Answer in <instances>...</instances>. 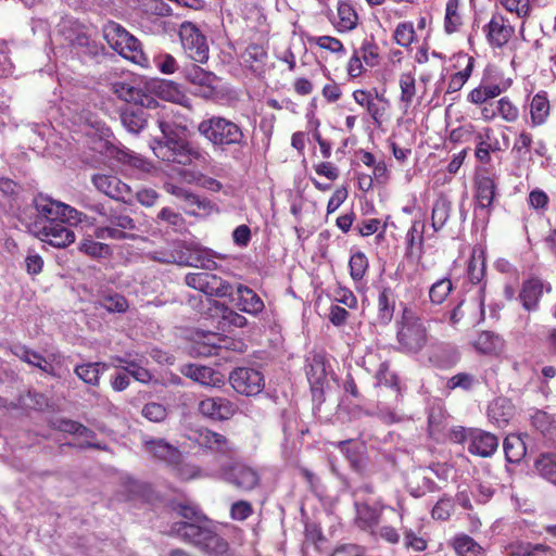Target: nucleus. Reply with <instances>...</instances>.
<instances>
[{"label": "nucleus", "instance_id": "nucleus-35", "mask_svg": "<svg viewBox=\"0 0 556 556\" xmlns=\"http://www.w3.org/2000/svg\"><path fill=\"white\" fill-rule=\"evenodd\" d=\"M534 468L541 478L556 485V454H541L534 462Z\"/></svg>", "mask_w": 556, "mask_h": 556}, {"label": "nucleus", "instance_id": "nucleus-42", "mask_svg": "<svg viewBox=\"0 0 556 556\" xmlns=\"http://www.w3.org/2000/svg\"><path fill=\"white\" fill-rule=\"evenodd\" d=\"M415 76L412 73H403L400 77V100L404 103L405 111L410 106L416 94Z\"/></svg>", "mask_w": 556, "mask_h": 556}, {"label": "nucleus", "instance_id": "nucleus-5", "mask_svg": "<svg viewBox=\"0 0 556 556\" xmlns=\"http://www.w3.org/2000/svg\"><path fill=\"white\" fill-rule=\"evenodd\" d=\"M400 324L396 338L401 350L408 353L419 352L427 341L426 328L420 319L405 306Z\"/></svg>", "mask_w": 556, "mask_h": 556}, {"label": "nucleus", "instance_id": "nucleus-55", "mask_svg": "<svg viewBox=\"0 0 556 556\" xmlns=\"http://www.w3.org/2000/svg\"><path fill=\"white\" fill-rule=\"evenodd\" d=\"M393 37L397 45L405 48L408 47L415 37L413 24L409 22L400 23L395 28Z\"/></svg>", "mask_w": 556, "mask_h": 556}, {"label": "nucleus", "instance_id": "nucleus-29", "mask_svg": "<svg viewBox=\"0 0 556 556\" xmlns=\"http://www.w3.org/2000/svg\"><path fill=\"white\" fill-rule=\"evenodd\" d=\"M476 156L481 162L489 163L491 160L490 152L501 150L498 140H493V130L490 127L479 130L476 135Z\"/></svg>", "mask_w": 556, "mask_h": 556}, {"label": "nucleus", "instance_id": "nucleus-53", "mask_svg": "<svg viewBox=\"0 0 556 556\" xmlns=\"http://www.w3.org/2000/svg\"><path fill=\"white\" fill-rule=\"evenodd\" d=\"M242 58L245 63L250 64V66H253L254 64H264L267 59V51L262 45L251 43L244 50Z\"/></svg>", "mask_w": 556, "mask_h": 556}, {"label": "nucleus", "instance_id": "nucleus-39", "mask_svg": "<svg viewBox=\"0 0 556 556\" xmlns=\"http://www.w3.org/2000/svg\"><path fill=\"white\" fill-rule=\"evenodd\" d=\"M96 304L109 313H125L129 307L127 299L117 292L101 294Z\"/></svg>", "mask_w": 556, "mask_h": 556}, {"label": "nucleus", "instance_id": "nucleus-34", "mask_svg": "<svg viewBox=\"0 0 556 556\" xmlns=\"http://www.w3.org/2000/svg\"><path fill=\"white\" fill-rule=\"evenodd\" d=\"M488 417L498 428H504L511 417V406L506 399H497L490 406Z\"/></svg>", "mask_w": 556, "mask_h": 556}, {"label": "nucleus", "instance_id": "nucleus-14", "mask_svg": "<svg viewBox=\"0 0 556 556\" xmlns=\"http://www.w3.org/2000/svg\"><path fill=\"white\" fill-rule=\"evenodd\" d=\"M544 291L549 293L552 285L538 277H532L522 282L518 299L526 311L535 312L539 309V303Z\"/></svg>", "mask_w": 556, "mask_h": 556}, {"label": "nucleus", "instance_id": "nucleus-48", "mask_svg": "<svg viewBox=\"0 0 556 556\" xmlns=\"http://www.w3.org/2000/svg\"><path fill=\"white\" fill-rule=\"evenodd\" d=\"M349 266L351 277L356 281L362 280L368 268V260L363 252L358 251L351 255Z\"/></svg>", "mask_w": 556, "mask_h": 556}, {"label": "nucleus", "instance_id": "nucleus-15", "mask_svg": "<svg viewBox=\"0 0 556 556\" xmlns=\"http://www.w3.org/2000/svg\"><path fill=\"white\" fill-rule=\"evenodd\" d=\"M486 40L492 48H503L514 36L515 28L507 18L500 13L492 15L490 22L483 27Z\"/></svg>", "mask_w": 556, "mask_h": 556}, {"label": "nucleus", "instance_id": "nucleus-58", "mask_svg": "<svg viewBox=\"0 0 556 556\" xmlns=\"http://www.w3.org/2000/svg\"><path fill=\"white\" fill-rule=\"evenodd\" d=\"M141 413L144 418L153 422H161L167 417L166 407L156 402L147 403Z\"/></svg>", "mask_w": 556, "mask_h": 556}, {"label": "nucleus", "instance_id": "nucleus-64", "mask_svg": "<svg viewBox=\"0 0 556 556\" xmlns=\"http://www.w3.org/2000/svg\"><path fill=\"white\" fill-rule=\"evenodd\" d=\"M156 67L163 74H173L177 71L178 64L176 59L168 53H161L154 59Z\"/></svg>", "mask_w": 556, "mask_h": 556}, {"label": "nucleus", "instance_id": "nucleus-19", "mask_svg": "<svg viewBox=\"0 0 556 556\" xmlns=\"http://www.w3.org/2000/svg\"><path fill=\"white\" fill-rule=\"evenodd\" d=\"M306 376L314 396L321 395L325 386L328 384V371L325 356L313 354L306 359Z\"/></svg>", "mask_w": 556, "mask_h": 556}, {"label": "nucleus", "instance_id": "nucleus-38", "mask_svg": "<svg viewBox=\"0 0 556 556\" xmlns=\"http://www.w3.org/2000/svg\"><path fill=\"white\" fill-rule=\"evenodd\" d=\"M485 274L484 252L481 249H473L467 266V276L472 285L482 281Z\"/></svg>", "mask_w": 556, "mask_h": 556}, {"label": "nucleus", "instance_id": "nucleus-51", "mask_svg": "<svg viewBox=\"0 0 556 556\" xmlns=\"http://www.w3.org/2000/svg\"><path fill=\"white\" fill-rule=\"evenodd\" d=\"M79 250L92 257H105L110 254L111 249L108 244L94 241L92 239H84L80 242Z\"/></svg>", "mask_w": 556, "mask_h": 556}, {"label": "nucleus", "instance_id": "nucleus-7", "mask_svg": "<svg viewBox=\"0 0 556 556\" xmlns=\"http://www.w3.org/2000/svg\"><path fill=\"white\" fill-rule=\"evenodd\" d=\"M179 37L188 58L201 64L208 60V45L206 38L193 23H181Z\"/></svg>", "mask_w": 556, "mask_h": 556}, {"label": "nucleus", "instance_id": "nucleus-52", "mask_svg": "<svg viewBox=\"0 0 556 556\" xmlns=\"http://www.w3.org/2000/svg\"><path fill=\"white\" fill-rule=\"evenodd\" d=\"M479 383L478 379L468 372H459L453 377H451L447 381L448 389H463L465 391L472 390Z\"/></svg>", "mask_w": 556, "mask_h": 556}, {"label": "nucleus", "instance_id": "nucleus-11", "mask_svg": "<svg viewBox=\"0 0 556 556\" xmlns=\"http://www.w3.org/2000/svg\"><path fill=\"white\" fill-rule=\"evenodd\" d=\"M141 442L143 451L149 456L167 467L176 466L181 458V452L178 447L170 444L163 438H154L143 434L141 437Z\"/></svg>", "mask_w": 556, "mask_h": 556}, {"label": "nucleus", "instance_id": "nucleus-4", "mask_svg": "<svg viewBox=\"0 0 556 556\" xmlns=\"http://www.w3.org/2000/svg\"><path fill=\"white\" fill-rule=\"evenodd\" d=\"M108 45L122 56L139 63L143 58L140 41L128 33L122 25L109 21L102 28Z\"/></svg>", "mask_w": 556, "mask_h": 556}, {"label": "nucleus", "instance_id": "nucleus-59", "mask_svg": "<svg viewBox=\"0 0 556 556\" xmlns=\"http://www.w3.org/2000/svg\"><path fill=\"white\" fill-rule=\"evenodd\" d=\"M454 548L460 556H476L480 546L468 535H462L455 539Z\"/></svg>", "mask_w": 556, "mask_h": 556}, {"label": "nucleus", "instance_id": "nucleus-32", "mask_svg": "<svg viewBox=\"0 0 556 556\" xmlns=\"http://www.w3.org/2000/svg\"><path fill=\"white\" fill-rule=\"evenodd\" d=\"M62 202L55 201L47 195L38 194L33 199V205L40 216V218H45L48 223L50 220H58L60 208Z\"/></svg>", "mask_w": 556, "mask_h": 556}, {"label": "nucleus", "instance_id": "nucleus-30", "mask_svg": "<svg viewBox=\"0 0 556 556\" xmlns=\"http://www.w3.org/2000/svg\"><path fill=\"white\" fill-rule=\"evenodd\" d=\"M108 365L104 363H87L77 365L74 369L75 375L86 384L98 387L100 377L106 370Z\"/></svg>", "mask_w": 556, "mask_h": 556}, {"label": "nucleus", "instance_id": "nucleus-9", "mask_svg": "<svg viewBox=\"0 0 556 556\" xmlns=\"http://www.w3.org/2000/svg\"><path fill=\"white\" fill-rule=\"evenodd\" d=\"M33 231L42 242L59 249L65 248L75 241L74 231L58 220H50L41 226L39 222H36Z\"/></svg>", "mask_w": 556, "mask_h": 556}, {"label": "nucleus", "instance_id": "nucleus-45", "mask_svg": "<svg viewBox=\"0 0 556 556\" xmlns=\"http://www.w3.org/2000/svg\"><path fill=\"white\" fill-rule=\"evenodd\" d=\"M453 290V283L448 278H442L435 281L430 290L429 298L433 304H441Z\"/></svg>", "mask_w": 556, "mask_h": 556}, {"label": "nucleus", "instance_id": "nucleus-12", "mask_svg": "<svg viewBox=\"0 0 556 556\" xmlns=\"http://www.w3.org/2000/svg\"><path fill=\"white\" fill-rule=\"evenodd\" d=\"M496 182L490 175H479L476 181L475 218L486 224L489 222L491 206L494 200Z\"/></svg>", "mask_w": 556, "mask_h": 556}, {"label": "nucleus", "instance_id": "nucleus-10", "mask_svg": "<svg viewBox=\"0 0 556 556\" xmlns=\"http://www.w3.org/2000/svg\"><path fill=\"white\" fill-rule=\"evenodd\" d=\"M229 382L236 392L253 396L264 389V376L261 371L250 367H238L229 375Z\"/></svg>", "mask_w": 556, "mask_h": 556}, {"label": "nucleus", "instance_id": "nucleus-37", "mask_svg": "<svg viewBox=\"0 0 556 556\" xmlns=\"http://www.w3.org/2000/svg\"><path fill=\"white\" fill-rule=\"evenodd\" d=\"M505 458L508 463H519L526 455L527 447L519 435H507L503 442Z\"/></svg>", "mask_w": 556, "mask_h": 556}, {"label": "nucleus", "instance_id": "nucleus-40", "mask_svg": "<svg viewBox=\"0 0 556 556\" xmlns=\"http://www.w3.org/2000/svg\"><path fill=\"white\" fill-rule=\"evenodd\" d=\"M531 119L533 125H542L549 113V103L545 94L536 93L530 105Z\"/></svg>", "mask_w": 556, "mask_h": 556}, {"label": "nucleus", "instance_id": "nucleus-24", "mask_svg": "<svg viewBox=\"0 0 556 556\" xmlns=\"http://www.w3.org/2000/svg\"><path fill=\"white\" fill-rule=\"evenodd\" d=\"M197 442L201 446L226 456H233L237 452L236 446L229 442L225 435L208 429H202L198 432Z\"/></svg>", "mask_w": 556, "mask_h": 556}, {"label": "nucleus", "instance_id": "nucleus-27", "mask_svg": "<svg viewBox=\"0 0 556 556\" xmlns=\"http://www.w3.org/2000/svg\"><path fill=\"white\" fill-rule=\"evenodd\" d=\"M395 309V294L390 287H383L378 295L376 323L387 326L391 323Z\"/></svg>", "mask_w": 556, "mask_h": 556}, {"label": "nucleus", "instance_id": "nucleus-1", "mask_svg": "<svg viewBox=\"0 0 556 556\" xmlns=\"http://www.w3.org/2000/svg\"><path fill=\"white\" fill-rule=\"evenodd\" d=\"M157 126L162 137L154 138L150 143L157 159L182 166L206 163L207 153L198 143L184 137L187 126L164 118L157 119Z\"/></svg>", "mask_w": 556, "mask_h": 556}, {"label": "nucleus", "instance_id": "nucleus-8", "mask_svg": "<svg viewBox=\"0 0 556 556\" xmlns=\"http://www.w3.org/2000/svg\"><path fill=\"white\" fill-rule=\"evenodd\" d=\"M223 478L226 482L243 492L254 490L261 481V477L255 468L240 462H235L224 467Z\"/></svg>", "mask_w": 556, "mask_h": 556}, {"label": "nucleus", "instance_id": "nucleus-56", "mask_svg": "<svg viewBox=\"0 0 556 556\" xmlns=\"http://www.w3.org/2000/svg\"><path fill=\"white\" fill-rule=\"evenodd\" d=\"M151 89L162 99L173 101L178 96L176 85L169 80H159L151 84Z\"/></svg>", "mask_w": 556, "mask_h": 556}, {"label": "nucleus", "instance_id": "nucleus-31", "mask_svg": "<svg viewBox=\"0 0 556 556\" xmlns=\"http://www.w3.org/2000/svg\"><path fill=\"white\" fill-rule=\"evenodd\" d=\"M452 201L444 194H440L433 203L431 224L434 231L441 230L450 218Z\"/></svg>", "mask_w": 556, "mask_h": 556}, {"label": "nucleus", "instance_id": "nucleus-36", "mask_svg": "<svg viewBox=\"0 0 556 556\" xmlns=\"http://www.w3.org/2000/svg\"><path fill=\"white\" fill-rule=\"evenodd\" d=\"M184 210L188 215H210L213 211H217L215 204L206 199L202 198L193 192L190 193L187 201L184 204Z\"/></svg>", "mask_w": 556, "mask_h": 556}, {"label": "nucleus", "instance_id": "nucleus-16", "mask_svg": "<svg viewBox=\"0 0 556 556\" xmlns=\"http://www.w3.org/2000/svg\"><path fill=\"white\" fill-rule=\"evenodd\" d=\"M498 447V438L481 429L468 430V452L480 457H491Z\"/></svg>", "mask_w": 556, "mask_h": 556}, {"label": "nucleus", "instance_id": "nucleus-44", "mask_svg": "<svg viewBox=\"0 0 556 556\" xmlns=\"http://www.w3.org/2000/svg\"><path fill=\"white\" fill-rule=\"evenodd\" d=\"M175 510L185 519L182 522L205 523L207 521L197 505L180 503Z\"/></svg>", "mask_w": 556, "mask_h": 556}, {"label": "nucleus", "instance_id": "nucleus-25", "mask_svg": "<svg viewBox=\"0 0 556 556\" xmlns=\"http://www.w3.org/2000/svg\"><path fill=\"white\" fill-rule=\"evenodd\" d=\"M182 73L189 83L204 89V96H210L215 91L217 76L214 73L195 64L185 66Z\"/></svg>", "mask_w": 556, "mask_h": 556}, {"label": "nucleus", "instance_id": "nucleus-43", "mask_svg": "<svg viewBox=\"0 0 556 556\" xmlns=\"http://www.w3.org/2000/svg\"><path fill=\"white\" fill-rule=\"evenodd\" d=\"M501 346L500 337L492 331H482L475 341V348L484 354L494 353Z\"/></svg>", "mask_w": 556, "mask_h": 556}, {"label": "nucleus", "instance_id": "nucleus-2", "mask_svg": "<svg viewBox=\"0 0 556 556\" xmlns=\"http://www.w3.org/2000/svg\"><path fill=\"white\" fill-rule=\"evenodd\" d=\"M198 132L222 151L233 148L232 160L241 162L244 159L243 150L248 147V139L239 124L224 116L213 115L199 123Z\"/></svg>", "mask_w": 556, "mask_h": 556}, {"label": "nucleus", "instance_id": "nucleus-22", "mask_svg": "<svg viewBox=\"0 0 556 556\" xmlns=\"http://www.w3.org/2000/svg\"><path fill=\"white\" fill-rule=\"evenodd\" d=\"M355 508V525L364 530L374 532V529L379 525L381 513L384 508L383 505L377 503L369 505L367 503H354Z\"/></svg>", "mask_w": 556, "mask_h": 556}, {"label": "nucleus", "instance_id": "nucleus-26", "mask_svg": "<svg viewBox=\"0 0 556 556\" xmlns=\"http://www.w3.org/2000/svg\"><path fill=\"white\" fill-rule=\"evenodd\" d=\"M236 305L244 313L257 315L264 309L262 299L249 287L238 285Z\"/></svg>", "mask_w": 556, "mask_h": 556}, {"label": "nucleus", "instance_id": "nucleus-47", "mask_svg": "<svg viewBox=\"0 0 556 556\" xmlns=\"http://www.w3.org/2000/svg\"><path fill=\"white\" fill-rule=\"evenodd\" d=\"M59 207L61 208L59 212L58 222L62 223L63 225L64 223L70 225H78L84 222L89 223L88 217L84 213L77 211L75 207H72L63 202L61 205H59Z\"/></svg>", "mask_w": 556, "mask_h": 556}, {"label": "nucleus", "instance_id": "nucleus-20", "mask_svg": "<svg viewBox=\"0 0 556 556\" xmlns=\"http://www.w3.org/2000/svg\"><path fill=\"white\" fill-rule=\"evenodd\" d=\"M113 93L125 102H134L142 108H156L159 102L153 97L143 92L142 89L136 88L125 81H115L112 84Z\"/></svg>", "mask_w": 556, "mask_h": 556}, {"label": "nucleus", "instance_id": "nucleus-49", "mask_svg": "<svg viewBox=\"0 0 556 556\" xmlns=\"http://www.w3.org/2000/svg\"><path fill=\"white\" fill-rule=\"evenodd\" d=\"M533 143L532 136L529 132L522 131L520 135L516 138L511 152L516 153L518 159L521 161H530L531 156V144Z\"/></svg>", "mask_w": 556, "mask_h": 556}, {"label": "nucleus", "instance_id": "nucleus-54", "mask_svg": "<svg viewBox=\"0 0 556 556\" xmlns=\"http://www.w3.org/2000/svg\"><path fill=\"white\" fill-rule=\"evenodd\" d=\"M377 417L384 424H395L404 419V414L396 409V407H390L383 402H380L377 406Z\"/></svg>", "mask_w": 556, "mask_h": 556}, {"label": "nucleus", "instance_id": "nucleus-23", "mask_svg": "<svg viewBox=\"0 0 556 556\" xmlns=\"http://www.w3.org/2000/svg\"><path fill=\"white\" fill-rule=\"evenodd\" d=\"M186 249L190 252V255L188 257L179 255L178 265L200 267L206 271L217 268V263L214 261V255L211 250L203 249L193 243L187 245Z\"/></svg>", "mask_w": 556, "mask_h": 556}, {"label": "nucleus", "instance_id": "nucleus-17", "mask_svg": "<svg viewBox=\"0 0 556 556\" xmlns=\"http://www.w3.org/2000/svg\"><path fill=\"white\" fill-rule=\"evenodd\" d=\"M92 184L97 190L110 197L111 199L128 202L131 190L128 185L115 176L96 174L92 176Z\"/></svg>", "mask_w": 556, "mask_h": 556}, {"label": "nucleus", "instance_id": "nucleus-41", "mask_svg": "<svg viewBox=\"0 0 556 556\" xmlns=\"http://www.w3.org/2000/svg\"><path fill=\"white\" fill-rule=\"evenodd\" d=\"M339 22L337 27L340 31H350L357 25V13L349 3L342 2L338 5Z\"/></svg>", "mask_w": 556, "mask_h": 556}, {"label": "nucleus", "instance_id": "nucleus-60", "mask_svg": "<svg viewBox=\"0 0 556 556\" xmlns=\"http://www.w3.org/2000/svg\"><path fill=\"white\" fill-rule=\"evenodd\" d=\"M378 384H383L394 389L396 399L399 397L397 380L395 375L389 371V365L381 363L378 371L376 372Z\"/></svg>", "mask_w": 556, "mask_h": 556}, {"label": "nucleus", "instance_id": "nucleus-21", "mask_svg": "<svg viewBox=\"0 0 556 556\" xmlns=\"http://www.w3.org/2000/svg\"><path fill=\"white\" fill-rule=\"evenodd\" d=\"M199 412L212 420H228L235 412V405L225 397H206L199 403Z\"/></svg>", "mask_w": 556, "mask_h": 556}, {"label": "nucleus", "instance_id": "nucleus-57", "mask_svg": "<svg viewBox=\"0 0 556 556\" xmlns=\"http://www.w3.org/2000/svg\"><path fill=\"white\" fill-rule=\"evenodd\" d=\"M94 235L98 239H112V240H127V239H134L135 236L130 235L126 231H123L122 229H118L114 225H109L104 227H99L96 229Z\"/></svg>", "mask_w": 556, "mask_h": 556}, {"label": "nucleus", "instance_id": "nucleus-62", "mask_svg": "<svg viewBox=\"0 0 556 556\" xmlns=\"http://www.w3.org/2000/svg\"><path fill=\"white\" fill-rule=\"evenodd\" d=\"M452 509V500L450 497L443 496L437 502V504L432 508V518L438 520H446L451 516Z\"/></svg>", "mask_w": 556, "mask_h": 556}, {"label": "nucleus", "instance_id": "nucleus-61", "mask_svg": "<svg viewBox=\"0 0 556 556\" xmlns=\"http://www.w3.org/2000/svg\"><path fill=\"white\" fill-rule=\"evenodd\" d=\"M169 468L182 480L202 477L200 468L195 465L184 463L182 457L176 466H170Z\"/></svg>", "mask_w": 556, "mask_h": 556}, {"label": "nucleus", "instance_id": "nucleus-50", "mask_svg": "<svg viewBox=\"0 0 556 556\" xmlns=\"http://www.w3.org/2000/svg\"><path fill=\"white\" fill-rule=\"evenodd\" d=\"M157 219L170 226L175 231L186 228V219L182 215L169 207H163L157 214Z\"/></svg>", "mask_w": 556, "mask_h": 556}, {"label": "nucleus", "instance_id": "nucleus-3", "mask_svg": "<svg viewBox=\"0 0 556 556\" xmlns=\"http://www.w3.org/2000/svg\"><path fill=\"white\" fill-rule=\"evenodd\" d=\"M170 533L199 548L206 556H225L229 552V543L214 527L205 523L175 522Z\"/></svg>", "mask_w": 556, "mask_h": 556}, {"label": "nucleus", "instance_id": "nucleus-63", "mask_svg": "<svg viewBox=\"0 0 556 556\" xmlns=\"http://www.w3.org/2000/svg\"><path fill=\"white\" fill-rule=\"evenodd\" d=\"M253 513V507L251 503L247 501H238L235 502L230 507V516L233 520H245Z\"/></svg>", "mask_w": 556, "mask_h": 556}, {"label": "nucleus", "instance_id": "nucleus-18", "mask_svg": "<svg viewBox=\"0 0 556 556\" xmlns=\"http://www.w3.org/2000/svg\"><path fill=\"white\" fill-rule=\"evenodd\" d=\"M180 372L204 387L220 388L225 383L224 375L212 367L199 364H185L180 367Z\"/></svg>", "mask_w": 556, "mask_h": 556}, {"label": "nucleus", "instance_id": "nucleus-13", "mask_svg": "<svg viewBox=\"0 0 556 556\" xmlns=\"http://www.w3.org/2000/svg\"><path fill=\"white\" fill-rule=\"evenodd\" d=\"M66 40L83 61L96 60L104 54V47L92 40L83 27L72 29Z\"/></svg>", "mask_w": 556, "mask_h": 556}, {"label": "nucleus", "instance_id": "nucleus-33", "mask_svg": "<svg viewBox=\"0 0 556 556\" xmlns=\"http://www.w3.org/2000/svg\"><path fill=\"white\" fill-rule=\"evenodd\" d=\"M14 354L23 362L33 365L42 371L54 375L53 366L41 354L36 351L29 350L24 345L15 346Z\"/></svg>", "mask_w": 556, "mask_h": 556}, {"label": "nucleus", "instance_id": "nucleus-6", "mask_svg": "<svg viewBox=\"0 0 556 556\" xmlns=\"http://www.w3.org/2000/svg\"><path fill=\"white\" fill-rule=\"evenodd\" d=\"M185 282L208 296L226 298L233 293V288L228 281L208 271L189 273L185 277Z\"/></svg>", "mask_w": 556, "mask_h": 556}, {"label": "nucleus", "instance_id": "nucleus-46", "mask_svg": "<svg viewBox=\"0 0 556 556\" xmlns=\"http://www.w3.org/2000/svg\"><path fill=\"white\" fill-rule=\"evenodd\" d=\"M223 340L215 333H211L205 337V341L198 342L195 345V352L201 356H214L219 355V351L222 350Z\"/></svg>", "mask_w": 556, "mask_h": 556}, {"label": "nucleus", "instance_id": "nucleus-28", "mask_svg": "<svg viewBox=\"0 0 556 556\" xmlns=\"http://www.w3.org/2000/svg\"><path fill=\"white\" fill-rule=\"evenodd\" d=\"M119 117L122 125L134 135H138L148 125V114L142 106L126 108L121 111Z\"/></svg>", "mask_w": 556, "mask_h": 556}]
</instances>
